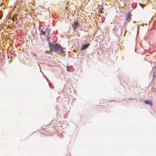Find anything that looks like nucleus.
Listing matches in <instances>:
<instances>
[{
  "mask_svg": "<svg viewBox=\"0 0 156 156\" xmlns=\"http://www.w3.org/2000/svg\"><path fill=\"white\" fill-rule=\"evenodd\" d=\"M79 26L78 23L76 22H75L73 24V26L74 28V30H75V29H76ZM74 31H75V30H74Z\"/></svg>",
  "mask_w": 156,
  "mask_h": 156,
  "instance_id": "obj_3",
  "label": "nucleus"
},
{
  "mask_svg": "<svg viewBox=\"0 0 156 156\" xmlns=\"http://www.w3.org/2000/svg\"><path fill=\"white\" fill-rule=\"evenodd\" d=\"M102 10H100L99 11V12H101V13H102Z\"/></svg>",
  "mask_w": 156,
  "mask_h": 156,
  "instance_id": "obj_10",
  "label": "nucleus"
},
{
  "mask_svg": "<svg viewBox=\"0 0 156 156\" xmlns=\"http://www.w3.org/2000/svg\"><path fill=\"white\" fill-rule=\"evenodd\" d=\"M39 30L40 31H41V35H43L45 34V32L44 31V28H43L41 30L40 28H39Z\"/></svg>",
  "mask_w": 156,
  "mask_h": 156,
  "instance_id": "obj_4",
  "label": "nucleus"
},
{
  "mask_svg": "<svg viewBox=\"0 0 156 156\" xmlns=\"http://www.w3.org/2000/svg\"><path fill=\"white\" fill-rule=\"evenodd\" d=\"M89 44H84L81 48V50H84L86 49L88 46V45Z\"/></svg>",
  "mask_w": 156,
  "mask_h": 156,
  "instance_id": "obj_5",
  "label": "nucleus"
},
{
  "mask_svg": "<svg viewBox=\"0 0 156 156\" xmlns=\"http://www.w3.org/2000/svg\"><path fill=\"white\" fill-rule=\"evenodd\" d=\"M17 15H18L17 14H16V15H15V16H17Z\"/></svg>",
  "mask_w": 156,
  "mask_h": 156,
  "instance_id": "obj_12",
  "label": "nucleus"
},
{
  "mask_svg": "<svg viewBox=\"0 0 156 156\" xmlns=\"http://www.w3.org/2000/svg\"><path fill=\"white\" fill-rule=\"evenodd\" d=\"M51 50L54 51L61 52L63 48L60 45L58 44H53L50 45Z\"/></svg>",
  "mask_w": 156,
  "mask_h": 156,
  "instance_id": "obj_1",
  "label": "nucleus"
},
{
  "mask_svg": "<svg viewBox=\"0 0 156 156\" xmlns=\"http://www.w3.org/2000/svg\"><path fill=\"white\" fill-rule=\"evenodd\" d=\"M98 9V10H102L103 9V6L102 5H99Z\"/></svg>",
  "mask_w": 156,
  "mask_h": 156,
  "instance_id": "obj_7",
  "label": "nucleus"
},
{
  "mask_svg": "<svg viewBox=\"0 0 156 156\" xmlns=\"http://www.w3.org/2000/svg\"><path fill=\"white\" fill-rule=\"evenodd\" d=\"M67 70L68 71H70L69 68V67H67Z\"/></svg>",
  "mask_w": 156,
  "mask_h": 156,
  "instance_id": "obj_9",
  "label": "nucleus"
},
{
  "mask_svg": "<svg viewBox=\"0 0 156 156\" xmlns=\"http://www.w3.org/2000/svg\"><path fill=\"white\" fill-rule=\"evenodd\" d=\"M43 7H42L41 6H38V9H43Z\"/></svg>",
  "mask_w": 156,
  "mask_h": 156,
  "instance_id": "obj_8",
  "label": "nucleus"
},
{
  "mask_svg": "<svg viewBox=\"0 0 156 156\" xmlns=\"http://www.w3.org/2000/svg\"><path fill=\"white\" fill-rule=\"evenodd\" d=\"M12 20H14V18H13L12 19Z\"/></svg>",
  "mask_w": 156,
  "mask_h": 156,
  "instance_id": "obj_11",
  "label": "nucleus"
},
{
  "mask_svg": "<svg viewBox=\"0 0 156 156\" xmlns=\"http://www.w3.org/2000/svg\"><path fill=\"white\" fill-rule=\"evenodd\" d=\"M144 102L145 104H152V102L151 101H149V100H145L144 101Z\"/></svg>",
  "mask_w": 156,
  "mask_h": 156,
  "instance_id": "obj_6",
  "label": "nucleus"
},
{
  "mask_svg": "<svg viewBox=\"0 0 156 156\" xmlns=\"http://www.w3.org/2000/svg\"><path fill=\"white\" fill-rule=\"evenodd\" d=\"M132 15L130 11H129L126 15V20L129 22L132 18Z\"/></svg>",
  "mask_w": 156,
  "mask_h": 156,
  "instance_id": "obj_2",
  "label": "nucleus"
}]
</instances>
